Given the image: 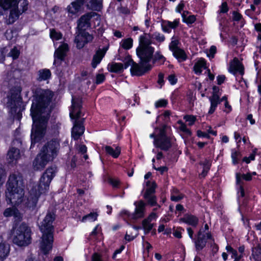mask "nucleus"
<instances>
[{
    "label": "nucleus",
    "mask_w": 261,
    "mask_h": 261,
    "mask_svg": "<svg viewBox=\"0 0 261 261\" xmlns=\"http://www.w3.org/2000/svg\"><path fill=\"white\" fill-rule=\"evenodd\" d=\"M33 100L31 114L33 120L31 139L33 143L39 141L44 137L50 109L48 105L53 93L48 90L36 88L33 90Z\"/></svg>",
    "instance_id": "1"
},
{
    "label": "nucleus",
    "mask_w": 261,
    "mask_h": 261,
    "mask_svg": "<svg viewBox=\"0 0 261 261\" xmlns=\"http://www.w3.org/2000/svg\"><path fill=\"white\" fill-rule=\"evenodd\" d=\"M55 219L53 212H48L43 219L40 229L42 233L40 243V248L44 254H47L53 248L54 242L53 222Z\"/></svg>",
    "instance_id": "2"
},
{
    "label": "nucleus",
    "mask_w": 261,
    "mask_h": 261,
    "mask_svg": "<svg viewBox=\"0 0 261 261\" xmlns=\"http://www.w3.org/2000/svg\"><path fill=\"white\" fill-rule=\"evenodd\" d=\"M81 108V98L80 97H72L70 117L72 119H75L71 132L72 137L75 140L80 138L84 134L85 130L84 126L83 125V120H78V118L80 117Z\"/></svg>",
    "instance_id": "3"
},
{
    "label": "nucleus",
    "mask_w": 261,
    "mask_h": 261,
    "mask_svg": "<svg viewBox=\"0 0 261 261\" xmlns=\"http://www.w3.org/2000/svg\"><path fill=\"white\" fill-rule=\"evenodd\" d=\"M28 3L26 0H0V7L10 12L9 21L13 23L19 16L28 9Z\"/></svg>",
    "instance_id": "4"
},
{
    "label": "nucleus",
    "mask_w": 261,
    "mask_h": 261,
    "mask_svg": "<svg viewBox=\"0 0 261 261\" xmlns=\"http://www.w3.org/2000/svg\"><path fill=\"white\" fill-rule=\"evenodd\" d=\"M56 169L48 168L41 177L39 182L34 184L30 189L31 193L35 194L40 196L49 190L50 183L56 174Z\"/></svg>",
    "instance_id": "5"
},
{
    "label": "nucleus",
    "mask_w": 261,
    "mask_h": 261,
    "mask_svg": "<svg viewBox=\"0 0 261 261\" xmlns=\"http://www.w3.org/2000/svg\"><path fill=\"white\" fill-rule=\"evenodd\" d=\"M151 40L145 36L140 37L139 45L136 52L142 65L149 62L153 58L154 48L151 46Z\"/></svg>",
    "instance_id": "6"
},
{
    "label": "nucleus",
    "mask_w": 261,
    "mask_h": 261,
    "mask_svg": "<svg viewBox=\"0 0 261 261\" xmlns=\"http://www.w3.org/2000/svg\"><path fill=\"white\" fill-rule=\"evenodd\" d=\"M31 230L24 223L17 225L14 231L13 242L19 246H26L31 243Z\"/></svg>",
    "instance_id": "7"
},
{
    "label": "nucleus",
    "mask_w": 261,
    "mask_h": 261,
    "mask_svg": "<svg viewBox=\"0 0 261 261\" xmlns=\"http://www.w3.org/2000/svg\"><path fill=\"white\" fill-rule=\"evenodd\" d=\"M166 128L167 126L165 125L161 127L155 128L157 136L153 142L156 147L160 148L164 151L168 150L172 146L170 138L166 135Z\"/></svg>",
    "instance_id": "8"
},
{
    "label": "nucleus",
    "mask_w": 261,
    "mask_h": 261,
    "mask_svg": "<svg viewBox=\"0 0 261 261\" xmlns=\"http://www.w3.org/2000/svg\"><path fill=\"white\" fill-rule=\"evenodd\" d=\"M14 90H11V98L7 103L8 107L10 108V112L12 115L18 114L21 110V99L20 96V93L21 91V88L20 86L15 87V93L13 91Z\"/></svg>",
    "instance_id": "9"
},
{
    "label": "nucleus",
    "mask_w": 261,
    "mask_h": 261,
    "mask_svg": "<svg viewBox=\"0 0 261 261\" xmlns=\"http://www.w3.org/2000/svg\"><path fill=\"white\" fill-rule=\"evenodd\" d=\"M60 148L59 141L58 139H54L48 141L43 146L40 151L53 161L57 156Z\"/></svg>",
    "instance_id": "10"
},
{
    "label": "nucleus",
    "mask_w": 261,
    "mask_h": 261,
    "mask_svg": "<svg viewBox=\"0 0 261 261\" xmlns=\"http://www.w3.org/2000/svg\"><path fill=\"white\" fill-rule=\"evenodd\" d=\"M24 195V189L16 190H7L6 196L8 202L14 205H19L23 201Z\"/></svg>",
    "instance_id": "11"
},
{
    "label": "nucleus",
    "mask_w": 261,
    "mask_h": 261,
    "mask_svg": "<svg viewBox=\"0 0 261 261\" xmlns=\"http://www.w3.org/2000/svg\"><path fill=\"white\" fill-rule=\"evenodd\" d=\"M7 190H16L24 189L23 180L19 173L11 174L7 182Z\"/></svg>",
    "instance_id": "12"
},
{
    "label": "nucleus",
    "mask_w": 261,
    "mask_h": 261,
    "mask_svg": "<svg viewBox=\"0 0 261 261\" xmlns=\"http://www.w3.org/2000/svg\"><path fill=\"white\" fill-rule=\"evenodd\" d=\"M136 208L133 214H130L127 211H123L122 214L128 216V217L132 219L136 220L141 218L144 216L146 203L142 200H140L135 203Z\"/></svg>",
    "instance_id": "13"
},
{
    "label": "nucleus",
    "mask_w": 261,
    "mask_h": 261,
    "mask_svg": "<svg viewBox=\"0 0 261 261\" xmlns=\"http://www.w3.org/2000/svg\"><path fill=\"white\" fill-rule=\"evenodd\" d=\"M204 232L203 228H200L195 240V248L197 251L201 250L205 246L207 240L212 239L210 233L205 234Z\"/></svg>",
    "instance_id": "14"
},
{
    "label": "nucleus",
    "mask_w": 261,
    "mask_h": 261,
    "mask_svg": "<svg viewBox=\"0 0 261 261\" xmlns=\"http://www.w3.org/2000/svg\"><path fill=\"white\" fill-rule=\"evenodd\" d=\"M93 36L88 32L81 31L75 37L74 42L76 44V47L79 48H82L85 44L92 41Z\"/></svg>",
    "instance_id": "15"
},
{
    "label": "nucleus",
    "mask_w": 261,
    "mask_h": 261,
    "mask_svg": "<svg viewBox=\"0 0 261 261\" xmlns=\"http://www.w3.org/2000/svg\"><path fill=\"white\" fill-rule=\"evenodd\" d=\"M51 161L48 157L40 151L33 161V168L35 170H42L45 168L47 163Z\"/></svg>",
    "instance_id": "16"
},
{
    "label": "nucleus",
    "mask_w": 261,
    "mask_h": 261,
    "mask_svg": "<svg viewBox=\"0 0 261 261\" xmlns=\"http://www.w3.org/2000/svg\"><path fill=\"white\" fill-rule=\"evenodd\" d=\"M69 50L68 45L67 43H63L56 50L54 54V64H56L64 60L67 53Z\"/></svg>",
    "instance_id": "17"
},
{
    "label": "nucleus",
    "mask_w": 261,
    "mask_h": 261,
    "mask_svg": "<svg viewBox=\"0 0 261 261\" xmlns=\"http://www.w3.org/2000/svg\"><path fill=\"white\" fill-rule=\"evenodd\" d=\"M96 15L95 12H89L82 15L77 21V28L81 31L89 28L91 19Z\"/></svg>",
    "instance_id": "18"
},
{
    "label": "nucleus",
    "mask_w": 261,
    "mask_h": 261,
    "mask_svg": "<svg viewBox=\"0 0 261 261\" xmlns=\"http://www.w3.org/2000/svg\"><path fill=\"white\" fill-rule=\"evenodd\" d=\"M88 0H75L68 5L66 10L68 13V16H72L80 12L84 4L87 3Z\"/></svg>",
    "instance_id": "19"
},
{
    "label": "nucleus",
    "mask_w": 261,
    "mask_h": 261,
    "mask_svg": "<svg viewBox=\"0 0 261 261\" xmlns=\"http://www.w3.org/2000/svg\"><path fill=\"white\" fill-rule=\"evenodd\" d=\"M151 68V66L149 64L144 66V64L141 66L139 64L134 62L130 68V72L133 75L140 76L144 74Z\"/></svg>",
    "instance_id": "20"
},
{
    "label": "nucleus",
    "mask_w": 261,
    "mask_h": 261,
    "mask_svg": "<svg viewBox=\"0 0 261 261\" xmlns=\"http://www.w3.org/2000/svg\"><path fill=\"white\" fill-rule=\"evenodd\" d=\"M219 91V88L216 86L213 87V95L210 97L209 99L211 101V107L208 111V114H213L218 103H220V96L217 92Z\"/></svg>",
    "instance_id": "21"
},
{
    "label": "nucleus",
    "mask_w": 261,
    "mask_h": 261,
    "mask_svg": "<svg viewBox=\"0 0 261 261\" xmlns=\"http://www.w3.org/2000/svg\"><path fill=\"white\" fill-rule=\"evenodd\" d=\"M39 197V196L38 195L31 193V190H30L29 195L26 199H23V201L26 207L33 210L37 206Z\"/></svg>",
    "instance_id": "22"
},
{
    "label": "nucleus",
    "mask_w": 261,
    "mask_h": 261,
    "mask_svg": "<svg viewBox=\"0 0 261 261\" xmlns=\"http://www.w3.org/2000/svg\"><path fill=\"white\" fill-rule=\"evenodd\" d=\"M229 71L233 74H236L237 72H239L241 74L244 73V68L238 58H234L233 60L230 62Z\"/></svg>",
    "instance_id": "23"
},
{
    "label": "nucleus",
    "mask_w": 261,
    "mask_h": 261,
    "mask_svg": "<svg viewBox=\"0 0 261 261\" xmlns=\"http://www.w3.org/2000/svg\"><path fill=\"white\" fill-rule=\"evenodd\" d=\"M20 158V151L17 148L12 147L8 151L7 159L9 164H16Z\"/></svg>",
    "instance_id": "24"
},
{
    "label": "nucleus",
    "mask_w": 261,
    "mask_h": 261,
    "mask_svg": "<svg viewBox=\"0 0 261 261\" xmlns=\"http://www.w3.org/2000/svg\"><path fill=\"white\" fill-rule=\"evenodd\" d=\"M107 50V47H103L102 49L99 48L97 50L92 59L91 65L93 68H96L97 65L100 62Z\"/></svg>",
    "instance_id": "25"
},
{
    "label": "nucleus",
    "mask_w": 261,
    "mask_h": 261,
    "mask_svg": "<svg viewBox=\"0 0 261 261\" xmlns=\"http://www.w3.org/2000/svg\"><path fill=\"white\" fill-rule=\"evenodd\" d=\"M10 245L0 237V260L3 261L10 252Z\"/></svg>",
    "instance_id": "26"
},
{
    "label": "nucleus",
    "mask_w": 261,
    "mask_h": 261,
    "mask_svg": "<svg viewBox=\"0 0 261 261\" xmlns=\"http://www.w3.org/2000/svg\"><path fill=\"white\" fill-rule=\"evenodd\" d=\"M143 197L146 201V205L148 204L150 206H156L155 208H153L154 211L160 207V205L157 203L156 197L154 194H144Z\"/></svg>",
    "instance_id": "27"
},
{
    "label": "nucleus",
    "mask_w": 261,
    "mask_h": 261,
    "mask_svg": "<svg viewBox=\"0 0 261 261\" xmlns=\"http://www.w3.org/2000/svg\"><path fill=\"white\" fill-rule=\"evenodd\" d=\"M180 221L193 227H196L198 223L199 220L198 218L195 216L186 215L183 218L180 219Z\"/></svg>",
    "instance_id": "28"
},
{
    "label": "nucleus",
    "mask_w": 261,
    "mask_h": 261,
    "mask_svg": "<svg viewBox=\"0 0 261 261\" xmlns=\"http://www.w3.org/2000/svg\"><path fill=\"white\" fill-rule=\"evenodd\" d=\"M51 73L48 69H42L37 72V80L39 82L45 81L49 79L51 76Z\"/></svg>",
    "instance_id": "29"
},
{
    "label": "nucleus",
    "mask_w": 261,
    "mask_h": 261,
    "mask_svg": "<svg viewBox=\"0 0 261 261\" xmlns=\"http://www.w3.org/2000/svg\"><path fill=\"white\" fill-rule=\"evenodd\" d=\"M87 8L94 11H100L102 8V0H90L87 5Z\"/></svg>",
    "instance_id": "30"
},
{
    "label": "nucleus",
    "mask_w": 261,
    "mask_h": 261,
    "mask_svg": "<svg viewBox=\"0 0 261 261\" xmlns=\"http://www.w3.org/2000/svg\"><path fill=\"white\" fill-rule=\"evenodd\" d=\"M108 68L112 72H120L123 70V65L122 63H112L108 64Z\"/></svg>",
    "instance_id": "31"
},
{
    "label": "nucleus",
    "mask_w": 261,
    "mask_h": 261,
    "mask_svg": "<svg viewBox=\"0 0 261 261\" xmlns=\"http://www.w3.org/2000/svg\"><path fill=\"white\" fill-rule=\"evenodd\" d=\"M105 148L106 152L114 158H118L120 154L121 149L118 146H117L115 150L110 146H106Z\"/></svg>",
    "instance_id": "32"
},
{
    "label": "nucleus",
    "mask_w": 261,
    "mask_h": 261,
    "mask_svg": "<svg viewBox=\"0 0 261 261\" xmlns=\"http://www.w3.org/2000/svg\"><path fill=\"white\" fill-rule=\"evenodd\" d=\"M4 215L7 217L14 216L15 218H19L20 213L17 208L13 207L6 208L4 212Z\"/></svg>",
    "instance_id": "33"
},
{
    "label": "nucleus",
    "mask_w": 261,
    "mask_h": 261,
    "mask_svg": "<svg viewBox=\"0 0 261 261\" xmlns=\"http://www.w3.org/2000/svg\"><path fill=\"white\" fill-rule=\"evenodd\" d=\"M205 68V61L203 59H200L194 66V71L195 73L200 74L202 72V68Z\"/></svg>",
    "instance_id": "34"
},
{
    "label": "nucleus",
    "mask_w": 261,
    "mask_h": 261,
    "mask_svg": "<svg viewBox=\"0 0 261 261\" xmlns=\"http://www.w3.org/2000/svg\"><path fill=\"white\" fill-rule=\"evenodd\" d=\"M173 54L174 56L179 61H185L187 59V56L184 50L178 48L173 51Z\"/></svg>",
    "instance_id": "35"
},
{
    "label": "nucleus",
    "mask_w": 261,
    "mask_h": 261,
    "mask_svg": "<svg viewBox=\"0 0 261 261\" xmlns=\"http://www.w3.org/2000/svg\"><path fill=\"white\" fill-rule=\"evenodd\" d=\"M147 189L144 194H154L156 185L154 181H147L146 182Z\"/></svg>",
    "instance_id": "36"
},
{
    "label": "nucleus",
    "mask_w": 261,
    "mask_h": 261,
    "mask_svg": "<svg viewBox=\"0 0 261 261\" xmlns=\"http://www.w3.org/2000/svg\"><path fill=\"white\" fill-rule=\"evenodd\" d=\"M252 256L255 261H261V245L252 249Z\"/></svg>",
    "instance_id": "37"
},
{
    "label": "nucleus",
    "mask_w": 261,
    "mask_h": 261,
    "mask_svg": "<svg viewBox=\"0 0 261 261\" xmlns=\"http://www.w3.org/2000/svg\"><path fill=\"white\" fill-rule=\"evenodd\" d=\"M188 12L184 11L181 16L182 17V21L187 24H191L195 22L196 18L194 15H189L187 16Z\"/></svg>",
    "instance_id": "38"
},
{
    "label": "nucleus",
    "mask_w": 261,
    "mask_h": 261,
    "mask_svg": "<svg viewBox=\"0 0 261 261\" xmlns=\"http://www.w3.org/2000/svg\"><path fill=\"white\" fill-rule=\"evenodd\" d=\"M142 225L145 234L149 233L154 226V224L151 223V221H149L146 219L143 220Z\"/></svg>",
    "instance_id": "39"
},
{
    "label": "nucleus",
    "mask_w": 261,
    "mask_h": 261,
    "mask_svg": "<svg viewBox=\"0 0 261 261\" xmlns=\"http://www.w3.org/2000/svg\"><path fill=\"white\" fill-rule=\"evenodd\" d=\"M121 46L124 49H130L133 46V39L132 38H127L122 40L121 42Z\"/></svg>",
    "instance_id": "40"
},
{
    "label": "nucleus",
    "mask_w": 261,
    "mask_h": 261,
    "mask_svg": "<svg viewBox=\"0 0 261 261\" xmlns=\"http://www.w3.org/2000/svg\"><path fill=\"white\" fill-rule=\"evenodd\" d=\"M179 124V129L185 133L186 134L188 135H191V131L189 129H188L186 124H185L181 121L179 120L177 122Z\"/></svg>",
    "instance_id": "41"
},
{
    "label": "nucleus",
    "mask_w": 261,
    "mask_h": 261,
    "mask_svg": "<svg viewBox=\"0 0 261 261\" xmlns=\"http://www.w3.org/2000/svg\"><path fill=\"white\" fill-rule=\"evenodd\" d=\"M123 68L126 69L129 66H132V64L135 62L129 56H126L123 60Z\"/></svg>",
    "instance_id": "42"
},
{
    "label": "nucleus",
    "mask_w": 261,
    "mask_h": 261,
    "mask_svg": "<svg viewBox=\"0 0 261 261\" xmlns=\"http://www.w3.org/2000/svg\"><path fill=\"white\" fill-rule=\"evenodd\" d=\"M165 58L160 53V52H156L153 57V62L159 61L163 64L165 61Z\"/></svg>",
    "instance_id": "43"
},
{
    "label": "nucleus",
    "mask_w": 261,
    "mask_h": 261,
    "mask_svg": "<svg viewBox=\"0 0 261 261\" xmlns=\"http://www.w3.org/2000/svg\"><path fill=\"white\" fill-rule=\"evenodd\" d=\"M97 214L96 213H91L85 216L82 219V222H85L87 219H90L92 221H95L97 219Z\"/></svg>",
    "instance_id": "44"
},
{
    "label": "nucleus",
    "mask_w": 261,
    "mask_h": 261,
    "mask_svg": "<svg viewBox=\"0 0 261 261\" xmlns=\"http://www.w3.org/2000/svg\"><path fill=\"white\" fill-rule=\"evenodd\" d=\"M50 36L53 39L59 40L62 37V34L54 29H52L50 30Z\"/></svg>",
    "instance_id": "45"
},
{
    "label": "nucleus",
    "mask_w": 261,
    "mask_h": 261,
    "mask_svg": "<svg viewBox=\"0 0 261 261\" xmlns=\"http://www.w3.org/2000/svg\"><path fill=\"white\" fill-rule=\"evenodd\" d=\"M19 54V51L16 47H14L8 54V56L12 57L13 59H16L18 58Z\"/></svg>",
    "instance_id": "46"
},
{
    "label": "nucleus",
    "mask_w": 261,
    "mask_h": 261,
    "mask_svg": "<svg viewBox=\"0 0 261 261\" xmlns=\"http://www.w3.org/2000/svg\"><path fill=\"white\" fill-rule=\"evenodd\" d=\"M187 122H189V126L192 125L195 122L196 118L193 115H186L184 118Z\"/></svg>",
    "instance_id": "47"
},
{
    "label": "nucleus",
    "mask_w": 261,
    "mask_h": 261,
    "mask_svg": "<svg viewBox=\"0 0 261 261\" xmlns=\"http://www.w3.org/2000/svg\"><path fill=\"white\" fill-rule=\"evenodd\" d=\"M179 42L177 40H173V37L172 38V40L171 41V43L169 45V49L171 50L172 52L176 49L179 48L178 47L177 45Z\"/></svg>",
    "instance_id": "48"
},
{
    "label": "nucleus",
    "mask_w": 261,
    "mask_h": 261,
    "mask_svg": "<svg viewBox=\"0 0 261 261\" xmlns=\"http://www.w3.org/2000/svg\"><path fill=\"white\" fill-rule=\"evenodd\" d=\"M152 37L159 42H163L165 40L164 36L159 33H154L152 35Z\"/></svg>",
    "instance_id": "49"
},
{
    "label": "nucleus",
    "mask_w": 261,
    "mask_h": 261,
    "mask_svg": "<svg viewBox=\"0 0 261 261\" xmlns=\"http://www.w3.org/2000/svg\"><path fill=\"white\" fill-rule=\"evenodd\" d=\"M168 103V101L167 100L162 99L157 101L155 106L156 108H160V107H165Z\"/></svg>",
    "instance_id": "50"
},
{
    "label": "nucleus",
    "mask_w": 261,
    "mask_h": 261,
    "mask_svg": "<svg viewBox=\"0 0 261 261\" xmlns=\"http://www.w3.org/2000/svg\"><path fill=\"white\" fill-rule=\"evenodd\" d=\"M166 22L171 29H175L178 26L179 20V19H175L173 22L167 21Z\"/></svg>",
    "instance_id": "51"
},
{
    "label": "nucleus",
    "mask_w": 261,
    "mask_h": 261,
    "mask_svg": "<svg viewBox=\"0 0 261 261\" xmlns=\"http://www.w3.org/2000/svg\"><path fill=\"white\" fill-rule=\"evenodd\" d=\"M239 156L240 153L237 151H234L232 153L231 158L232 159V162L234 164H237L238 163Z\"/></svg>",
    "instance_id": "52"
},
{
    "label": "nucleus",
    "mask_w": 261,
    "mask_h": 261,
    "mask_svg": "<svg viewBox=\"0 0 261 261\" xmlns=\"http://www.w3.org/2000/svg\"><path fill=\"white\" fill-rule=\"evenodd\" d=\"M76 149L79 153L84 154L87 152V147L85 145H79L76 146Z\"/></svg>",
    "instance_id": "53"
},
{
    "label": "nucleus",
    "mask_w": 261,
    "mask_h": 261,
    "mask_svg": "<svg viewBox=\"0 0 261 261\" xmlns=\"http://www.w3.org/2000/svg\"><path fill=\"white\" fill-rule=\"evenodd\" d=\"M231 257L234 259V261H239L243 257L241 254L238 255L237 251L235 250L231 252Z\"/></svg>",
    "instance_id": "54"
},
{
    "label": "nucleus",
    "mask_w": 261,
    "mask_h": 261,
    "mask_svg": "<svg viewBox=\"0 0 261 261\" xmlns=\"http://www.w3.org/2000/svg\"><path fill=\"white\" fill-rule=\"evenodd\" d=\"M6 176L5 169L2 166H0V181H4Z\"/></svg>",
    "instance_id": "55"
},
{
    "label": "nucleus",
    "mask_w": 261,
    "mask_h": 261,
    "mask_svg": "<svg viewBox=\"0 0 261 261\" xmlns=\"http://www.w3.org/2000/svg\"><path fill=\"white\" fill-rule=\"evenodd\" d=\"M105 79V75L103 74H98L96 75V84H99L103 82Z\"/></svg>",
    "instance_id": "56"
},
{
    "label": "nucleus",
    "mask_w": 261,
    "mask_h": 261,
    "mask_svg": "<svg viewBox=\"0 0 261 261\" xmlns=\"http://www.w3.org/2000/svg\"><path fill=\"white\" fill-rule=\"evenodd\" d=\"M183 198V195L182 194H178L177 195H172L171 196V199L173 201H178L181 200Z\"/></svg>",
    "instance_id": "57"
},
{
    "label": "nucleus",
    "mask_w": 261,
    "mask_h": 261,
    "mask_svg": "<svg viewBox=\"0 0 261 261\" xmlns=\"http://www.w3.org/2000/svg\"><path fill=\"white\" fill-rule=\"evenodd\" d=\"M201 164L203 165V168L204 169V170L206 171V172H207L211 166L210 162L207 160H205V161L203 163H201Z\"/></svg>",
    "instance_id": "58"
},
{
    "label": "nucleus",
    "mask_w": 261,
    "mask_h": 261,
    "mask_svg": "<svg viewBox=\"0 0 261 261\" xmlns=\"http://www.w3.org/2000/svg\"><path fill=\"white\" fill-rule=\"evenodd\" d=\"M228 9L226 2H223L220 7V12L226 13L228 11Z\"/></svg>",
    "instance_id": "59"
},
{
    "label": "nucleus",
    "mask_w": 261,
    "mask_h": 261,
    "mask_svg": "<svg viewBox=\"0 0 261 261\" xmlns=\"http://www.w3.org/2000/svg\"><path fill=\"white\" fill-rule=\"evenodd\" d=\"M92 261H102L101 256L97 253H95L92 255Z\"/></svg>",
    "instance_id": "60"
},
{
    "label": "nucleus",
    "mask_w": 261,
    "mask_h": 261,
    "mask_svg": "<svg viewBox=\"0 0 261 261\" xmlns=\"http://www.w3.org/2000/svg\"><path fill=\"white\" fill-rule=\"evenodd\" d=\"M168 80L172 85L175 84L177 82V79L173 74L169 75Z\"/></svg>",
    "instance_id": "61"
},
{
    "label": "nucleus",
    "mask_w": 261,
    "mask_h": 261,
    "mask_svg": "<svg viewBox=\"0 0 261 261\" xmlns=\"http://www.w3.org/2000/svg\"><path fill=\"white\" fill-rule=\"evenodd\" d=\"M179 229H180V228H177L173 232V235L174 236V237L178 239L181 238V233Z\"/></svg>",
    "instance_id": "62"
},
{
    "label": "nucleus",
    "mask_w": 261,
    "mask_h": 261,
    "mask_svg": "<svg viewBox=\"0 0 261 261\" xmlns=\"http://www.w3.org/2000/svg\"><path fill=\"white\" fill-rule=\"evenodd\" d=\"M162 29L165 32L169 33L171 32V29L168 27V24L166 22L164 24L162 25Z\"/></svg>",
    "instance_id": "63"
},
{
    "label": "nucleus",
    "mask_w": 261,
    "mask_h": 261,
    "mask_svg": "<svg viewBox=\"0 0 261 261\" xmlns=\"http://www.w3.org/2000/svg\"><path fill=\"white\" fill-rule=\"evenodd\" d=\"M157 217L156 215L154 213H151L149 216L146 218V220H147L149 221H152V220H154Z\"/></svg>",
    "instance_id": "64"
}]
</instances>
